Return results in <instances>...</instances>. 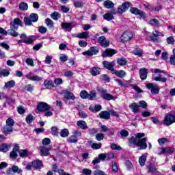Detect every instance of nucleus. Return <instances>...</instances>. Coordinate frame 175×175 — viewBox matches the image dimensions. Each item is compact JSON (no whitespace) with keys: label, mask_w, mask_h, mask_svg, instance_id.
Segmentation results:
<instances>
[{"label":"nucleus","mask_w":175,"mask_h":175,"mask_svg":"<svg viewBox=\"0 0 175 175\" xmlns=\"http://www.w3.org/2000/svg\"><path fill=\"white\" fill-rule=\"evenodd\" d=\"M19 10L21 12H26V10H28V3L23 1L19 4Z\"/></svg>","instance_id":"obj_38"},{"label":"nucleus","mask_w":175,"mask_h":175,"mask_svg":"<svg viewBox=\"0 0 175 175\" xmlns=\"http://www.w3.org/2000/svg\"><path fill=\"white\" fill-rule=\"evenodd\" d=\"M82 173L84 175H91L92 171L90 169L85 168L83 170Z\"/></svg>","instance_id":"obj_62"},{"label":"nucleus","mask_w":175,"mask_h":175,"mask_svg":"<svg viewBox=\"0 0 175 175\" xmlns=\"http://www.w3.org/2000/svg\"><path fill=\"white\" fill-rule=\"evenodd\" d=\"M100 118L103 120H109L110 119V113L107 111H103L99 113Z\"/></svg>","instance_id":"obj_30"},{"label":"nucleus","mask_w":175,"mask_h":175,"mask_svg":"<svg viewBox=\"0 0 175 175\" xmlns=\"http://www.w3.org/2000/svg\"><path fill=\"white\" fill-rule=\"evenodd\" d=\"M44 86L46 90H51V88H54V83L51 79H47L44 81Z\"/></svg>","instance_id":"obj_17"},{"label":"nucleus","mask_w":175,"mask_h":175,"mask_svg":"<svg viewBox=\"0 0 175 175\" xmlns=\"http://www.w3.org/2000/svg\"><path fill=\"white\" fill-rule=\"evenodd\" d=\"M130 12L131 14H135V16H139L140 18H146V13L138 8L131 7L130 8Z\"/></svg>","instance_id":"obj_8"},{"label":"nucleus","mask_w":175,"mask_h":175,"mask_svg":"<svg viewBox=\"0 0 175 175\" xmlns=\"http://www.w3.org/2000/svg\"><path fill=\"white\" fill-rule=\"evenodd\" d=\"M175 122V116L174 115H167L163 120L164 125L169 126L172 125V124H174Z\"/></svg>","instance_id":"obj_11"},{"label":"nucleus","mask_w":175,"mask_h":175,"mask_svg":"<svg viewBox=\"0 0 175 175\" xmlns=\"http://www.w3.org/2000/svg\"><path fill=\"white\" fill-rule=\"evenodd\" d=\"M23 21L27 26H31L32 25V21H31V18L29 17H25L23 19Z\"/></svg>","instance_id":"obj_54"},{"label":"nucleus","mask_w":175,"mask_h":175,"mask_svg":"<svg viewBox=\"0 0 175 175\" xmlns=\"http://www.w3.org/2000/svg\"><path fill=\"white\" fill-rule=\"evenodd\" d=\"M18 25H23V21H21L18 18H14V21L10 23V28H12V29L18 30Z\"/></svg>","instance_id":"obj_12"},{"label":"nucleus","mask_w":175,"mask_h":175,"mask_svg":"<svg viewBox=\"0 0 175 175\" xmlns=\"http://www.w3.org/2000/svg\"><path fill=\"white\" fill-rule=\"evenodd\" d=\"M146 134L144 133H137L135 137H131L129 139V147H132V148H135V147H139L138 150H146L147 148V138H142L144 137Z\"/></svg>","instance_id":"obj_1"},{"label":"nucleus","mask_w":175,"mask_h":175,"mask_svg":"<svg viewBox=\"0 0 175 175\" xmlns=\"http://www.w3.org/2000/svg\"><path fill=\"white\" fill-rule=\"evenodd\" d=\"M103 5L106 9H113L114 8V3L110 0H107L104 1Z\"/></svg>","instance_id":"obj_33"},{"label":"nucleus","mask_w":175,"mask_h":175,"mask_svg":"<svg viewBox=\"0 0 175 175\" xmlns=\"http://www.w3.org/2000/svg\"><path fill=\"white\" fill-rule=\"evenodd\" d=\"M147 75H148V71L146 68H141L139 70V77L141 80H146L147 79Z\"/></svg>","instance_id":"obj_21"},{"label":"nucleus","mask_w":175,"mask_h":175,"mask_svg":"<svg viewBox=\"0 0 175 175\" xmlns=\"http://www.w3.org/2000/svg\"><path fill=\"white\" fill-rule=\"evenodd\" d=\"M12 169L14 173H17L18 174L23 173V170H21V168H18V166L17 165H13Z\"/></svg>","instance_id":"obj_49"},{"label":"nucleus","mask_w":175,"mask_h":175,"mask_svg":"<svg viewBox=\"0 0 175 175\" xmlns=\"http://www.w3.org/2000/svg\"><path fill=\"white\" fill-rule=\"evenodd\" d=\"M59 175H70V174L66 172L64 170L60 169L57 170Z\"/></svg>","instance_id":"obj_64"},{"label":"nucleus","mask_w":175,"mask_h":175,"mask_svg":"<svg viewBox=\"0 0 175 175\" xmlns=\"http://www.w3.org/2000/svg\"><path fill=\"white\" fill-rule=\"evenodd\" d=\"M96 90L100 93L102 98H104L105 100H116L117 99L116 96H113L107 93V90H104L103 88L97 87Z\"/></svg>","instance_id":"obj_3"},{"label":"nucleus","mask_w":175,"mask_h":175,"mask_svg":"<svg viewBox=\"0 0 175 175\" xmlns=\"http://www.w3.org/2000/svg\"><path fill=\"white\" fill-rule=\"evenodd\" d=\"M166 40L168 44H174L175 40L174 38H173V36L168 37Z\"/></svg>","instance_id":"obj_60"},{"label":"nucleus","mask_w":175,"mask_h":175,"mask_svg":"<svg viewBox=\"0 0 175 175\" xmlns=\"http://www.w3.org/2000/svg\"><path fill=\"white\" fill-rule=\"evenodd\" d=\"M51 150L50 148H46V146H42L40 148V152L42 157H47L49 154V151Z\"/></svg>","instance_id":"obj_29"},{"label":"nucleus","mask_w":175,"mask_h":175,"mask_svg":"<svg viewBox=\"0 0 175 175\" xmlns=\"http://www.w3.org/2000/svg\"><path fill=\"white\" fill-rule=\"evenodd\" d=\"M63 94L64 98H66V99H68L71 100H75V99H76V97L73 95V93H71L68 90L64 91Z\"/></svg>","instance_id":"obj_18"},{"label":"nucleus","mask_w":175,"mask_h":175,"mask_svg":"<svg viewBox=\"0 0 175 175\" xmlns=\"http://www.w3.org/2000/svg\"><path fill=\"white\" fill-rule=\"evenodd\" d=\"M139 105L138 106H139V107H142V109H146L147 108V103L144 100H141L139 102Z\"/></svg>","instance_id":"obj_61"},{"label":"nucleus","mask_w":175,"mask_h":175,"mask_svg":"<svg viewBox=\"0 0 175 175\" xmlns=\"http://www.w3.org/2000/svg\"><path fill=\"white\" fill-rule=\"evenodd\" d=\"M25 77L31 81H40L42 80V77L38 75L32 76V72H29V74L26 75Z\"/></svg>","instance_id":"obj_15"},{"label":"nucleus","mask_w":175,"mask_h":175,"mask_svg":"<svg viewBox=\"0 0 175 175\" xmlns=\"http://www.w3.org/2000/svg\"><path fill=\"white\" fill-rule=\"evenodd\" d=\"M16 85V81L14 80H11L5 83L4 88L10 89L13 88Z\"/></svg>","instance_id":"obj_35"},{"label":"nucleus","mask_w":175,"mask_h":175,"mask_svg":"<svg viewBox=\"0 0 175 175\" xmlns=\"http://www.w3.org/2000/svg\"><path fill=\"white\" fill-rule=\"evenodd\" d=\"M175 149L173 147H167L164 148V154H169L170 155L174 152Z\"/></svg>","instance_id":"obj_44"},{"label":"nucleus","mask_w":175,"mask_h":175,"mask_svg":"<svg viewBox=\"0 0 175 175\" xmlns=\"http://www.w3.org/2000/svg\"><path fill=\"white\" fill-rule=\"evenodd\" d=\"M51 131L53 136H58V128L57 126H52Z\"/></svg>","instance_id":"obj_56"},{"label":"nucleus","mask_w":175,"mask_h":175,"mask_svg":"<svg viewBox=\"0 0 175 175\" xmlns=\"http://www.w3.org/2000/svg\"><path fill=\"white\" fill-rule=\"evenodd\" d=\"M158 36H165V35L162 34V33L155 30L152 32V35L150 36V39L153 40V42H156L157 40V38Z\"/></svg>","instance_id":"obj_20"},{"label":"nucleus","mask_w":175,"mask_h":175,"mask_svg":"<svg viewBox=\"0 0 175 175\" xmlns=\"http://www.w3.org/2000/svg\"><path fill=\"white\" fill-rule=\"evenodd\" d=\"M133 38V34L130 31H124L120 37V42L124 43V42H128Z\"/></svg>","instance_id":"obj_10"},{"label":"nucleus","mask_w":175,"mask_h":175,"mask_svg":"<svg viewBox=\"0 0 175 175\" xmlns=\"http://www.w3.org/2000/svg\"><path fill=\"white\" fill-rule=\"evenodd\" d=\"M96 92L94 91H90L88 94V99L89 100H95L96 99Z\"/></svg>","instance_id":"obj_42"},{"label":"nucleus","mask_w":175,"mask_h":175,"mask_svg":"<svg viewBox=\"0 0 175 175\" xmlns=\"http://www.w3.org/2000/svg\"><path fill=\"white\" fill-rule=\"evenodd\" d=\"M17 110L19 114H24V113H25L26 111V110L24 109L23 106L18 107Z\"/></svg>","instance_id":"obj_63"},{"label":"nucleus","mask_w":175,"mask_h":175,"mask_svg":"<svg viewBox=\"0 0 175 175\" xmlns=\"http://www.w3.org/2000/svg\"><path fill=\"white\" fill-rule=\"evenodd\" d=\"M90 75L92 76H98L100 75V68L99 67H92L90 68Z\"/></svg>","instance_id":"obj_25"},{"label":"nucleus","mask_w":175,"mask_h":175,"mask_svg":"<svg viewBox=\"0 0 175 175\" xmlns=\"http://www.w3.org/2000/svg\"><path fill=\"white\" fill-rule=\"evenodd\" d=\"M76 38L79 39H88L90 38V33L88 31H83L77 35Z\"/></svg>","instance_id":"obj_27"},{"label":"nucleus","mask_w":175,"mask_h":175,"mask_svg":"<svg viewBox=\"0 0 175 175\" xmlns=\"http://www.w3.org/2000/svg\"><path fill=\"white\" fill-rule=\"evenodd\" d=\"M31 165L34 169H41V167H43V163L40 160H34L32 161Z\"/></svg>","instance_id":"obj_22"},{"label":"nucleus","mask_w":175,"mask_h":175,"mask_svg":"<svg viewBox=\"0 0 175 175\" xmlns=\"http://www.w3.org/2000/svg\"><path fill=\"white\" fill-rule=\"evenodd\" d=\"M113 54H117V51L107 49L102 53V57H111Z\"/></svg>","instance_id":"obj_16"},{"label":"nucleus","mask_w":175,"mask_h":175,"mask_svg":"<svg viewBox=\"0 0 175 175\" xmlns=\"http://www.w3.org/2000/svg\"><path fill=\"white\" fill-rule=\"evenodd\" d=\"M129 109H131L133 111V113H139V105H137L136 103H133L129 106Z\"/></svg>","instance_id":"obj_28"},{"label":"nucleus","mask_w":175,"mask_h":175,"mask_svg":"<svg viewBox=\"0 0 175 175\" xmlns=\"http://www.w3.org/2000/svg\"><path fill=\"white\" fill-rule=\"evenodd\" d=\"M99 53V49L96 46H92L89 50L82 53L85 57H92V55H96Z\"/></svg>","instance_id":"obj_7"},{"label":"nucleus","mask_w":175,"mask_h":175,"mask_svg":"<svg viewBox=\"0 0 175 175\" xmlns=\"http://www.w3.org/2000/svg\"><path fill=\"white\" fill-rule=\"evenodd\" d=\"M134 55H137L138 57H142L143 55V51L140 49H137L133 51Z\"/></svg>","instance_id":"obj_53"},{"label":"nucleus","mask_w":175,"mask_h":175,"mask_svg":"<svg viewBox=\"0 0 175 175\" xmlns=\"http://www.w3.org/2000/svg\"><path fill=\"white\" fill-rule=\"evenodd\" d=\"M153 80H154V81H161V83H166V81H167V79L163 77L162 75H159L153 78Z\"/></svg>","instance_id":"obj_43"},{"label":"nucleus","mask_w":175,"mask_h":175,"mask_svg":"<svg viewBox=\"0 0 175 175\" xmlns=\"http://www.w3.org/2000/svg\"><path fill=\"white\" fill-rule=\"evenodd\" d=\"M18 152H19V157L21 158H24L28 155V151H27V150H18Z\"/></svg>","instance_id":"obj_52"},{"label":"nucleus","mask_w":175,"mask_h":175,"mask_svg":"<svg viewBox=\"0 0 175 175\" xmlns=\"http://www.w3.org/2000/svg\"><path fill=\"white\" fill-rule=\"evenodd\" d=\"M20 150V146L18 145H15V146L13 148L12 151L10 154V157L12 159H17V157H18V154H17V152H18Z\"/></svg>","instance_id":"obj_14"},{"label":"nucleus","mask_w":175,"mask_h":175,"mask_svg":"<svg viewBox=\"0 0 175 175\" xmlns=\"http://www.w3.org/2000/svg\"><path fill=\"white\" fill-rule=\"evenodd\" d=\"M112 75H116V76H118V77H120V79H122V77H125L126 75V72L125 71L120 70L119 71H117L116 70H113Z\"/></svg>","instance_id":"obj_23"},{"label":"nucleus","mask_w":175,"mask_h":175,"mask_svg":"<svg viewBox=\"0 0 175 175\" xmlns=\"http://www.w3.org/2000/svg\"><path fill=\"white\" fill-rule=\"evenodd\" d=\"M146 88L148 90H150L151 91V94H153L154 95H157L159 94V87H158V84L154 83H150L146 84Z\"/></svg>","instance_id":"obj_6"},{"label":"nucleus","mask_w":175,"mask_h":175,"mask_svg":"<svg viewBox=\"0 0 175 175\" xmlns=\"http://www.w3.org/2000/svg\"><path fill=\"white\" fill-rule=\"evenodd\" d=\"M96 139L98 142H102L105 139V135L103 133H98L96 135Z\"/></svg>","instance_id":"obj_57"},{"label":"nucleus","mask_w":175,"mask_h":175,"mask_svg":"<svg viewBox=\"0 0 175 175\" xmlns=\"http://www.w3.org/2000/svg\"><path fill=\"white\" fill-rule=\"evenodd\" d=\"M33 121V116H32V114H29L26 117V122H27V124H31V122H32Z\"/></svg>","instance_id":"obj_59"},{"label":"nucleus","mask_w":175,"mask_h":175,"mask_svg":"<svg viewBox=\"0 0 175 175\" xmlns=\"http://www.w3.org/2000/svg\"><path fill=\"white\" fill-rule=\"evenodd\" d=\"M146 161H147V154H142L141 157H139V163L140 166H144V165H146Z\"/></svg>","instance_id":"obj_31"},{"label":"nucleus","mask_w":175,"mask_h":175,"mask_svg":"<svg viewBox=\"0 0 175 175\" xmlns=\"http://www.w3.org/2000/svg\"><path fill=\"white\" fill-rule=\"evenodd\" d=\"M51 18H53V20L57 21L58 20V18H61V14L57 12H55L51 14Z\"/></svg>","instance_id":"obj_46"},{"label":"nucleus","mask_w":175,"mask_h":175,"mask_svg":"<svg viewBox=\"0 0 175 175\" xmlns=\"http://www.w3.org/2000/svg\"><path fill=\"white\" fill-rule=\"evenodd\" d=\"M20 38L21 40H19L18 41V43H25L26 44H32L35 40H33V38H35V36H29V37L27 36V34L25 33H22L20 36Z\"/></svg>","instance_id":"obj_4"},{"label":"nucleus","mask_w":175,"mask_h":175,"mask_svg":"<svg viewBox=\"0 0 175 175\" xmlns=\"http://www.w3.org/2000/svg\"><path fill=\"white\" fill-rule=\"evenodd\" d=\"M16 31V29L10 28V29H8L7 31V33H8V35H10V36H13L14 38H17L18 36V33Z\"/></svg>","instance_id":"obj_37"},{"label":"nucleus","mask_w":175,"mask_h":175,"mask_svg":"<svg viewBox=\"0 0 175 175\" xmlns=\"http://www.w3.org/2000/svg\"><path fill=\"white\" fill-rule=\"evenodd\" d=\"M150 24L152 27H157V28H159V21H158V19L153 18V19L150 20Z\"/></svg>","instance_id":"obj_45"},{"label":"nucleus","mask_w":175,"mask_h":175,"mask_svg":"<svg viewBox=\"0 0 175 175\" xmlns=\"http://www.w3.org/2000/svg\"><path fill=\"white\" fill-rule=\"evenodd\" d=\"M117 63L120 66H125V65H126V64H128V60H126V59H125V57H120L117 59Z\"/></svg>","instance_id":"obj_36"},{"label":"nucleus","mask_w":175,"mask_h":175,"mask_svg":"<svg viewBox=\"0 0 175 175\" xmlns=\"http://www.w3.org/2000/svg\"><path fill=\"white\" fill-rule=\"evenodd\" d=\"M60 136L62 137H68V136H69V131L66 129L62 130L60 132Z\"/></svg>","instance_id":"obj_47"},{"label":"nucleus","mask_w":175,"mask_h":175,"mask_svg":"<svg viewBox=\"0 0 175 175\" xmlns=\"http://www.w3.org/2000/svg\"><path fill=\"white\" fill-rule=\"evenodd\" d=\"M103 18L107 21H111V20H114V16H113V14L107 13L103 15Z\"/></svg>","instance_id":"obj_41"},{"label":"nucleus","mask_w":175,"mask_h":175,"mask_svg":"<svg viewBox=\"0 0 175 175\" xmlns=\"http://www.w3.org/2000/svg\"><path fill=\"white\" fill-rule=\"evenodd\" d=\"M89 94L88 92L83 90L80 92V96L82 99H88Z\"/></svg>","instance_id":"obj_48"},{"label":"nucleus","mask_w":175,"mask_h":175,"mask_svg":"<svg viewBox=\"0 0 175 175\" xmlns=\"http://www.w3.org/2000/svg\"><path fill=\"white\" fill-rule=\"evenodd\" d=\"M30 20L31 21V23H36L38 20H39V16L38 14L32 13L29 15Z\"/></svg>","instance_id":"obj_39"},{"label":"nucleus","mask_w":175,"mask_h":175,"mask_svg":"<svg viewBox=\"0 0 175 175\" xmlns=\"http://www.w3.org/2000/svg\"><path fill=\"white\" fill-rule=\"evenodd\" d=\"M72 25H73L72 23H62L61 27L63 29H65V31L70 32V31H72Z\"/></svg>","instance_id":"obj_19"},{"label":"nucleus","mask_w":175,"mask_h":175,"mask_svg":"<svg viewBox=\"0 0 175 175\" xmlns=\"http://www.w3.org/2000/svg\"><path fill=\"white\" fill-rule=\"evenodd\" d=\"M89 110H90V111H92L93 113H96L97 111H100V110H102V105H96L94 106H90L89 107Z\"/></svg>","instance_id":"obj_32"},{"label":"nucleus","mask_w":175,"mask_h":175,"mask_svg":"<svg viewBox=\"0 0 175 175\" xmlns=\"http://www.w3.org/2000/svg\"><path fill=\"white\" fill-rule=\"evenodd\" d=\"M92 148H93V150H99V148H100L102 147V144L101 143H93L91 145Z\"/></svg>","instance_id":"obj_55"},{"label":"nucleus","mask_w":175,"mask_h":175,"mask_svg":"<svg viewBox=\"0 0 175 175\" xmlns=\"http://www.w3.org/2000/svg\"><path fill=\"white\" fill-rule=\"evenodd\" d=\"M25 89L26 90V91H27L28 92H32L33 91V85L29 84V85H26L25 86Z\"/></svg>","instance_id":"obj_58"},{"label":"nucleus","mask_w":175,"mask_h":175,"mask_svg":"<svg viewBox=\"0 0 175 175\" xmlns=\"http://www.w3.org/2000/svg\"><path fill=\"white\" fill-rule=\"evenodd\" d=\"M10 144H3L0 145V151L2 152H8V150H10Z\"/></svg>","instance_id":"obj_34"},{"label":"nucleus","mask_w":175,"mask_h":175,"mask_svg":"<svg viewBox=\"0 0 175 175\" xmlns=\"http://www.w3.org/2000/svg\"><path fill=\"white\" fill-rule=\"evenodd\" d=\"M103 65H104V67L106 69H108V70H111V73H113V70H114V66H113V64L107 61H104L103 62Z\"/></svg>","instance_id":"obj_26"},{"label":"nucleus","mask_w":175,"mask_h":175,"mask_svg":"<svg viewBox=\"0 0 175 175\" xmlns=\"http://www.w3.org/2000/svg\"><path fill=\"white\" fill-rule=\"evenodd\" d=\"M51 107L45 102H40L37 105V110L38 111H49Z\"/></svg>","instance_id":"obj_9"},{"label":"nucleus","mask_w":175,"mask_h":175,"mask_svg":"<svg viewBox=\"0 0 175 175\" xmlns=\"http://www.w3.org/2000/svg\"><path fill=\"white\" fill-rule=\"evenodd\" d=\"M5 126L3 127V131L5 135H10L13 132V126H14V120L12 118L6 120Z\"/></svg>","instance_id":"obj_2"},{"label":"nucleus","mask_w":175,"mask_h":175,"mask_svg":"<svg viewBox=\"0 0 175 175\" xmlns=\"http://www.w3.org/2000/svg\"><path fill=\"white\" fill-rule=\"evenodd\" d=\"M98 41L101 47H109L110 46V42L105 36L99 37Z\"/></svg>","instance_id":"obj_13"},{"label":"nucleus","mask_w":175,"mask_h":175,"mask_svg":"<svg viewBox=\"0 0 175 175\" xmlns=\"http://www.w3.org/2000/svg\"><path fill=\"white\" fill-rule=\"evenodd\" d=\"M68 143H77L79 142V139L76 137L75 135H71L68 139Z\"/></svg>","instance_id":"obj_51"},{"label":"nucleus","mask_w":175,"mask_h":175,"mask_svg":"<svg viewBox=\"0 0 175 175\" xmlns=\"http://www.w3.org/2000/svg\"><path fill=\"white\" fill-rule=\"evenodd\" d=\"M45 24H46L47 27L49 28H53V27H54V23L49 18L45 20Z\"/></svg>","instance_id":"obj_50"},{"label":"nucleus","mask_w":175,"mask_h":175,"mask_svg":"<svg viewBox=\"0 0 175 175\" xmlns=\"http://www.w3.org/2000/svg\"><path fill=\"white\" fill-rule=\"evenodd\" d=\"M77 125L81 129L85 131V129H88V126H87V122L84 120H79L77 122Z\"/></svg>","instance_id":"obj_24"},{"label":"nucleus","mask_w":175,"mask_h":175,"mask_svg":"<svg viewBox=\"0 0 175 175\" xmlns=\"http://www.w3.org/2000/svg\"><path fill=\"white\" fill-rule=\"evenodd\" d=\"M129 8H132V3L128 1L124 2L118 8V13L122 14V13H125Z\"/></svg>","instance_id":"obj_5"},{"label":"nucleus","mask_w":175,"mask_h":175,"mask_svg":"<svg viewBox=\"0 0 175 175\" xmlns=\"http://www.w3.org/2000/svg\"><path fill=\"white\" fill-rule=\"evenodd\" d=\"M146 169L150 173H155V172H157V168L151 163L147 165Z\"/></svg>","instance_id":"obj_40"}]
</instances>
